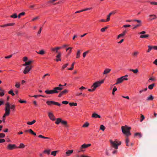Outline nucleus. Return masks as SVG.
Wrapping results in <instances>:
<instances>
[{"label": "nucleus", "instance_id": "nucleus-1", "mask_svg": "<svg viewBox=\"0 0 157 157\" xmlns=\"http://www.w3.org/2000/svg\"><path fill=\"white\" fill-rule=\"evenodd\" d=\"M121 128L123 133L127 137H128L131 135L130 132V130L131 129V127L125 125L124 126H122Z\"/></svg>", "mask_w": 157, "mask_h": 157}, {"label": "nucleus", "instance_id": "nucleus-2", "mask_svg": "<svg viewBox=\"0 0 157 157\" xmlns=\"http://www.w3.org/2000/svg\"><path fill=\"white\" fill-rule=\"evenodd\" d=\"M63 89L62 87H55L52 90H47L45 91V92L48 94H57Z\"/></svg>", "mask_w": 157, "mask_h": 157}, {"label": "nucleus", "instance_id": "nucleus-3", "mask_svg": "<svg viewBox=\"0 0 157 157\" xmlns=\"http://www.w3.org/2000/svg\"><path fill=\"white\" fill-rule=\"evenodd\" d=\"M104 80H102L100 81H97L94 82L91 86V89H89L88 91L90 92H93L95 90L96 88L100 86L101 84L104 82Z\"/></svg>", "mask_w": 157, "mask_h": 157}, {"label": "nucleus", "instance_id": "nucleus-4", "mask_svg": "<svg viewBox=\"0 0 157 157\" xmlns=\"http://www.w3.org/2000/svg\"><path fill=\"white\" fill-rule=\"evenodd\" d=\"M110 142L111 146L115 149H117L118 148V146L121 144V141H118L117 140L113 141L112 140H110Z\"/></svg>", "mask_w": 157, "mask_h": 157}, {"label": "nucleus", "instance_id": "nucleus-5", "mask_svg": "<svg viewBox=\"0 0 157 157\" xmlns=\"http://www.w3.org/2000/svg\"><path fill=\"white\" fill-rule=\"evenodd\" d=\"M128 76V75H126L124 76H123L121 78H118L117 79L116 83L115 84L117 85L121 83L124 80H128V78H127Z\"/></svg>", "mask_w": 157, "mask_h": 157}, {"label": "nucleus", "instance_id": "nucleus-6", "mask_svg": "<svg viewBox=\"0 0 157 157\" xmlns=\"http://www.w3.org/2000/svg\"><path fill=\"white\" fill-rule=\"evenodd\" d=\"M10 105L9 103V102H7L5 104V113L4 114L7 116L10 114Z\"/></svg>", "mask_w": 157, "mask_h": 157}, {"label": "nucleus", "instance_id": "nucleus-7", "mask_svg": "<svg viewBox=\"0 0 157 157\" xmlns=\"http://www.w3.org/2000/svg\"><path fill=\"white\" fill-rule=\"evenodd\" d=\"M46 103L49 106L55 105L60 106L61 105V104L59 103L52 101H46Z\"/></svg>", "mask_w": 157, "mask_h": 157}, {"label": "nucleus", "instance_id": "nucleus-8", "mask_svg": "<svg viewBox=\"0 0 157 157\" xmlns=\"http://www.w3.org/2000/svg\"><path fill=\"white\" fill-rule=\"evenodd\" d=\"M32 68V66H28L25 68L23 73L24 74H28Z\"/></svg>", "mask_w": 157, "mask_h": 157}, {"label": "nucleus", "instance_id": "nucleus-9", "mask_svg": "<svg viewBox=\"0 0 157 157\" xmlns=\"http://www.w3.org/2000/svg\"><path fill=\"white\" fill-rule=\"evenodd\" d=\"M17 148V147L15 144H9L7 147V149L9 150H12Z\"/></svg>", "mask_w": 157, "mask_h": 157}, {"label": "nucleus", "instance_id": "nucleus-10", "mask_svg": "<svg viewBox=\"0 0 157 157\" xmlns=\"http://www.w3.org/2000/svg\"><path fill=\"white\" fill-rule=\"evenodd\" d=\"M133 21H136L138 23V24L135 25L134 26V27L133 28V29H135L136 28H137L138 27H140L141 26L142 24H141V21L140 20H136V19H134L133 20Z\"/></svg>", "mask_w": 157, "mask_h": 157}, {"label": "nucleus", "instance_id": "nucleus-11", "mask_svg": "<svg viewBox=\"0 0 157 157\" xmlns=\"http://www.w3.org/2000/svg\"><path fill=\"white\" fill-rule=\"evenodd\" d=\"M49 119L53 121L56 120V118L53 113L52 112H49L48 113Z\"/></svg>", "mask_w": 157, "mask_h": 157}, {"label": "nucleus", "instance_id": "nucleus-12", "mask_svg": "<svg viewBox=\"0 0 157 157\" xmlns=\"http://www.w3.org/2000/svg\"><path fill=\"white\" fill-rule=\"evenodd\" d=\"M61 48H62V47H56V48H51V50L52 52H55L58 53V52H58V50Z\"/></svg>", "mask_w": 157, "mask_h": 157}, {"label": "nucleus", "instance_id": "nucleus-13", "mask_svg": "<svg viewBox=\"0 0 157 157\" xmlns=\"http://www.w3.org/2000/svg\"><path fill=\"white\" fill-rule=\"evenodd\" d=\"M60 92L59 93V95L58 96V97H60L62 95H64L68 93V90H67L65 89L61 92L60 91Z\"/></svg>", "mask_w": 157, "mask_h": 157}, {"label": "nucleus", "instance_id": "nucleus-14", "mask_svg": "<svg viewBox=\"0 0 157 157\" xmlns=\"http://www.w3.org/2000/svg\"><path fill=\"white\" fill-rule=\"evenodd\" d=\"M91 144H84L82 145L81 147H80V149L81 151H82V149L83 148H86L87 147L90 146Z\"/></svg>", "mask_w": 157, "mask_h": 157}, {"label": "nucleus", "instance_id": "nucleus-15", "mask_svg": "<svg viewBox=\"0 0 157 157\" xmlns=\"http://www.w3.org/2000/svg\"><path fill=\"white\" fill-rule=\"evenodd\" d=\"M61 56V53L60 52H58L57 55L56 56V61L57 62H58L59 61H61V59L60 58Z\"/></svg>", "mask_w": 157, "mask_h": 157}, {"label": "nucleus", "instance_id": "nucleus-16", "mask_svg": "<svg viewBox=\"0 0 157 157\" xmlns=\"http://www.w3.org/2000/svg\"><path fill=\"white\" fill-rule=\"evenodd\" d=\"M14 23H10L7 24H6L3 25H0V27H5L8 26H12L14 25Z\"/></svg>", "mask_w": 157, "mask_h": 157}, {"label": "nucleus", "instance_id": "nucleus-17", "mask_svg": "<svg viewBox=\"0 0 157 157\" xmlns=\"http://www.w3.org/2000/svg\"><path fill=\"white\" fill-rule=\"evenodd\" d=\"M115 13L114 12H112L111 13H110L107 16V18L106 20V22H108L110 20V17L111 15L113 14H115Z\"/></svg>", "mask_w": 157, "mask_h": 157}, {"label": "nucleus", "instance_id": "nucleus-18", "mask_svg": "<svg viewBox=\"0 0 157 157\" xmlns=\"http://www.w3.org/2000/svg\"><path fill=\"white\" fill-rule=\"evenodd\" d=\"M149 17H151L149 18V20L150 21H152L157 18V16L155 14L150 15H149Z\"/></svg>", "mask_w": 157, "mask_h": 157}, {"label": "nucleus", "instance_id": "nucleus-19", "mask_svg": "<svg viewBox=\"0 0 157 157\" xmlns=\"http://www.w3.org/2000/svg\"><path fill=\"white\" fill-rule=\"evenodd\" d=\"M61 123L63 125L64 127H68L67 122L66 121L63 120H62Z\"/></svg>", "mask_w": 157, "mask_h": 157}, {"label": "nucleus", "instance_id": "nucleus-20", "mask_svg": "<svg viewBox=\"0 0 157 157\" xmlns=\"http://www.w3.org/2000/svg\"><path fill=\"white\" fill-rule=\"evenodd\" d=\"M139 54V52L138 51H135L132 53V56L133 57L136 58L137 57L138 55Z\"/></svg>", "mask_w": 157, "mask_h": 157}, {"label": "nucleus", "instance_id": "nucleus-21", "mask_svg": "<svg viewBox=\"0 0 157 157\" xmlns=\"http://www.w3.org/2000/svg\"><path fill=\"white\" fill-rule=\"evenodd\" d=\"M127 33V31L126 30H125L122 33L119 35L117 37V39H119V38L122 37L124 36L125 34Z\"/></svg>", "mask_w": 157, "mask_h": 157}, {"label": "nucleus", "instance_id": "nucleus-22", "mask_svg": "<svg viewBox=\"0 0 157 157\" xmlns=\"http://www.w3.org/2000/svg\"><path fill=\"white\" fill-rule=\"evenodd\" d=\"M92 117L95 118H100L101 116L95 113H94L92 114Z\"/></svg>", "mask_w": 157, "mask_h": 157}, {"label": "nucleus", "instance_id": "nucleus-23", "mask_svg": "<svg viewBox=\"0 0 157 157\" xmlns=\"http://www.w3.org/2000/svg\"><path fill=\"white\" fill-rule=\"evenodd\" d=\"M73 152V150H69L66 152V155L67 156H69Z\"/></svg>", "mask_w": 157, "mask_h": 157}, {"label": "nucleus", "instance_id": "nucleus-24", "mask_svg": "<svg viewBox=\"0 0 157 157\" xmlns=\"http://www.w3.org/2000/svg\"><path fill=\"white\" fill-rule=\"evenodd\" d=\"M111 71V70L109 68H106L105 69L103 73V75H105L109 73Z\"/></svg>", "mask_w": 157, "mask_h": 157}, {"label": "nucleus", "instance_id": "nucleus-25", "mask_svg": "<svg viewBox=\"0 0 157 157\" xmlns=\"http://www.w3.org/2000/svg\"><path fill=\"white\" fill-rule=\"evenodd\" d=\"M81 51L80 50H78L77 51V52L76 54V58L78 59L80 56V54H81Z\"/></svg>", "mask_w": 157, "mask_h": 157}, {"label": "nucleus", "instance_id": "nucleus-26", "mask_svg": "<svg viewBox=\"0 0 157 157\" xmlns=\"http://www.w3.org/2000/svg\"><path fill=\"white\" fill-rule=\"evenodd\" d=\"M33 62V61L32 60H29L28 62H26L23 65L24 66H30V64Z\"/></svg>", "mask_w": 157, "mask_h": 157}, {"label": "nucleus", "instance_id": "nucleus-27", "mask_svg": "<svg viewBox=\"0 0 157 157\" xmlns=\"http://www.w3.org/2000/svg\"><path fill=\"white\" fill-rule=\"evenodd\" d=\"M56 121L55 122V124H59L60 123H61L62 121V119L61 118H57L56 119Z\"/></svg>", "mask_w": 157, "mask_h": 157}, {"label": "nucleus", "instance_id": "nucleus-28", "mask_svg": "<svg viewBox=\"0 0 157 157\" xmlns=\"http://www.w3.org/2000/svg\"><path fill=\"white\" fill-rule=\"evenodd\" d=\"M50 151L51 150L50 149L46 150L43 151V153L46 154H47L48 155H49L50 154Z\"/></svg>", "mask_w": 157, "mask_h": 157}, {"label": "nucleus", "instance_id": "nucleus-29", "mask_svg": "<svg viewBox=\"0 0 157 157\" xmlns=\"http://www.w3.org/2000/svg\"><path fill=\"white\" fill-rule=\"evenodd\" d=\"M134 136L135 137L138 136L139 138H140L142 137V135L140 132H137L135 133Z\"/></svg>", "mask_w": 157, "mask_h": 157}, {"label": "nucleus", "instance_id": "nucleus-30", "mask_svg": "<svg viewBox=\"0 0 157 157\" xmlns=\"http://www.w3.org/2000/svg\"><path fill=\"white\" fill-rule=\"evenodd\" d=\"M129 142V140L128 137H127L125 139V143L126 145L127 146H129L130 145L128 143Z\"/></svg>", "mask_w": 157, "mask_h": 157}, {"label": "nucleus", "instance_id": "nucleus-31", "mask_svg": "<svg viewBox=\"0 0 157 157\" xmlns=\"http://www.w3.org/2000/svg\"><path fill=\"white\" fill-rule=\"evenodd\" d=\"M149 37V35L148 34H144L141 35L140 36V38H146Z\"/></svg>", "mask_w": 157, "mask_h": 157}, {"label": "nucleus", "instance_id": "nucleus-32", "mask_svg": "<svg viewBox=\"0 0 157 157\" xmlns=\"http://www.w3.org/2000/svg\"><path fill=\"white\" fill-rule=\"evenodd\" d=\"M12 110L13 111H15V106L14 105H10V109Z\"/></svg>", "mask_w": 157, "mask_h": 157}, {"label": "nucleus", "instance_id": "nucleus-33", "mask_svg": "<svg viewBox=\"0 0 157 157\" xmlns=\"http://www.w3.org/2000/svg\"><path fill=\"white\" fill-rule=\"evenodd\" d=\"M154 99V97L152 95H151L149 96V97H148L147 99V100L149 101V100H152Z\"/></svg>", "mask_w": 157, "mask_h": 157}, {"label": "nucleus", "instance_id": "nucleus-34", "mask_svg": "<svg viewBox=\"0 0 157 157\" xmlns=\"http://www.w3.org/2000/svg\"><path fill=\"white\" fill-rule=\"evenodd\" d=\"M69 64L68 63H67L63 65L61 69L62 71L63 70L67 67L68 65Z\"/></svg>", "mask_w": 157, "mask_h": 157}, {"label": "nucleus", "instance_id": "nucleus-35", "mask_svg": "<svg viewBox=\"0 0 157 157\" xmlns=\"http://www.w3.org/2000/svg\"><path fill=\"white\" fill-rule=\"evenodd\" d=\"M129 71H132L134 73L136 74L138 72V70L137 69H130Z\"/></svg>", "mask_w": 157, "mask_h": 157}, {"label": "nucleus", "instance_id": "nucleus-36", "mask_svg": "<svg viewBox=\"0 0 157 157\" xmlns=\"http://www.w3.org/2000/svg\"><path fill=\"white\" fill-rule=\"evenodd\" d=\"M155 86V84L153 83L151 84L148 87V88L149 90H152L153 89V87Z\"/></svg>", "mask_w": 157, "mask_h": 157}, {"label": "nucleus", "instance_id": "nucleus-37", "mask_svg": "<svg viewBox=\"0 0 157 157\" xmlns=\"http://www.w3.org/2000/svg\"><path fill=\"white\" fill-rule=\"evenodd\" d=\"M69 105L71 106H76L77 104V103L70 102L69 103Z\"/></svg>", "mask_w": 157, "mask_h": 157}, {"label": "nucleus", "instance_id": "nucleus-38", "mask_svg": "<svg viewBox=\"0 0 157 157\" xmlns=\"http://www.w3.org/2000/svg\"><path fill=\"white\" fill-rule=\"evenodd\" d=\"M36 122V120H34L31 122H28L27 124L28 125H32Z\"/></svg>", "mask_w": 157, "mask_h": 157}, {"label": "nucleus", "instance_id": "nucleus-39", "mask_svg": "<svg viewBox=\"0 0 157 157\" xmlns=\"http://www.w3.org/2000/svg\"><path fill=\"white\" fill-rule=\"evenodd\" d=\"M38 137L39 138H43L44 139H51V138H50L49 137H45V136H42L41 135H40L39 136H38Z\"/></svg>", "mask_w": 157, "mask_h": 157}, {"label": "nucleus", "instance_id": "nucleus-40", "mask_svg": "<svg viewBox=\"0 0 157 157\" xmlns=\"http://www.w3.org/2000/svg\"><path fill=\"white\" fill-rule=\"evenodd\" d=\"M18 17L16 13H14L13 15L10 16V17L13 18H16Z\"/></svg>", "mask_w": 157, "mask_h": 157}, {"label": "nucleus", "instance_id": "nucleus-41", "mask_svg": "<svg viewBox=\"0 0 157 157\" xmlns=\"http://www.w3.org/2000/svg\"><path fill=\"white\" fill-rule=\"evenodd\" d=\"M89 124L88 122L85 123L82 125V127H87L89 126Z\"/></svg>", "mask_w": 157, "mask_h": 157}, {"label": "nucleus", "instance_id": "nucleus-42", "mask_svg": "<svg viewBox=\"0 0 157 157\" xmlns=\"http://www.w3.org/2000/svg\"><path fill=\"white\" fill-rule=\"evenodd\" d=\"M58 151H52L51 153V155H53L54 156H55L56 155V153L58 152Z\"/></svg>", "mask_w": 157, "mask_h": 157}, {"label": "nucleus", "instance_id": "nucleus-43", "mask_svg": "<svg viewBox=\"0 0 157 157\" xmlns=\"http://www.w3.org/2000/svg\"><path fill=\"white\" fill-rule=\"evenodd\" d=\"M25 147V146L24 144L22 143H21L19 145V146L18 147H17V148H23Z\"/></svg>", "mask_w": 157, "mask_h": 157}, {"label": "nucleus", "instance_id": "nucleus-44", "mask_svg": "<svg viewBox=\"0 0 157 157\" xmlns=\"http://www.w3.org/2000/svg\"><path fill=\"white\" fill-rule=\"evenodd\" d=\"M38 54L43 55L44 54L45 52L43 50H41L39 52H37Z\"/></svg>", "mask_w": 157, "mask_h": 157}, {"label": "nucleus", "instance_id": "nucleus-45", "mask_svg": "<svg viewBox=\"0 0 157 157\" xmlns=\"http://www.w3.org/2000/svg\"><path fill=\"white\" fill-rule=\"evenodd\" d=\"M25 13L24 12L18 14V17L19 18L21 16L25 15Z\"/></svg>", "mask_w": 157, "mask_h": 157}, {"label": "nucleus", "instance_id": "nucleus-46", "mask_svg": "<svg viewBox=\"0 0 157 157\" xmlns=\"http://www.w3.org/2000/svg\"><path fill=\"white\" fill-rule=\"evenodd\" d=\"M8 93L10 94H11L12 96H14L15 95V94L13 92V90H10L8 92Z\"/></svg>", "mask_w": 157, "mask_h": 157}, {"label": "nucleus", "instance_id": "nucleus-47", "mask_svg": "<svg viewBox=\"0 0 157 157\" xmlns=\"http://www.w3.org/2000/svg\"><path fill=\"white\" fill-rule=\"evenodd\" d=\"M108 27L107 26L101 29V31L102 32H104L105 31V30L107 29Z\"/></svg>", "mask_w": 157, "mask_h": 157}, {"label": "nucleus", "instance_id": "nucleus-48", "mask_svg": "<svg viewBox=\"0 0 157 157\" xmlns=\"http://www.w3.org/2000/svg\"><path fill=\"white\" fill-rule=\"evenodd\" d=\"M148 49L147 52H149L151 50V49L153 48L152 46H150V45H149V46H148Z\"/></svg>", "mask_w": 157, "mask_h": 157}, {"label": "nucleus", "instance_id": "nucleus-49", "mask_svg": "<svg viewBox=\"0 0 157 157\" xmlns=\"http://www.w3.org/2000/svg\"><path fill=\"white\" fill-rule=\"evenodd\" d=\"M20 83L18 82H16L15 85V86L17 88H19L20 87Z\"/></svg>", "mask_w": 157, "mask_h": 157}, {"label": "nucleus", "instance_id": "nucleus-50", "mask_svg": "<svg viewBox=\"0 0 157 157\" xmlns=\"http://www.w3.org/2000/svg\"><path fill=\"white\" fill-rule=\"evenodd\" d=\"M2 92H0V96H3L5 95L4 91L2 89V90H1Z\"/></svg>", "mask_w": 157, "mask_h": 157}, {"label": "nucleus", "instance_id": "nucleus-51", "mask_svg": "<svg viewBox=\"0 0 157 157\" xmlns=\"http://www.w3.org/2000/svg\"><path fill=\"white\" fill-rule=\"evenodd\" d=\"M6 116H7L5 114H4V115L3 116L2 118V120H3V123H5V122L6 117Z\"/></svg>", "mask_w": 157, "mask_h": 157}, {"label": "nucleus", "instance_id": "nucleus-52", "mask_svg": "<svg viewBox=\"0 0 157 157\" xmlns=\"http://www.w3.org/2000/svg\"><path fill=\"white\" fill-rule=\"evenodd\" d=\"M89 51H87L84 52L83 53V55H82V56H83V58L85 57L86 54H88L89 53Z\"/></svg>", "mask_w": 157, "mask_h": 157}, {"label": "nucleus", "instance_id": "nucleus-53", "mask_svg": "<svg viewBox=\"0 0 157 157\" xmlns=\"http://www.w3.org/2000/svg\"><path fill=\"white\" fill-rule=\"evenodd\" d=\"M105 127L103 125H101L100 126V129L102 130L103 131H104L105 129Z\"/></svg>", "mask_w": 157, "mask_h": 157}, {"label": "nucleus", "instance_id": "nucleus-54", "mask_svg": "<svg viewBox=\"0 0 157 157\" xmlns=\"http://www.w3.org/2000/svg\"><path fill=\"white\" fill-rule=\"evenodd\" d=\"M32 97H34L35 98H37L38 97H44V96L42 95H34L32 96Z\"/></svg>", "mask_w": 157, "mask_h": 157}, {"label": "nucleus", "instance_id": "nucleus-55", "mask_svg": "<svg viewBox=\"0 0 157 157\" xmlns=\"http://www.w3.org/2000/svg\"><path fill=\"white\" fill-rule=\"evenodd\" d=\"M150 3L151 5H157V2H151Z\"/></svg>", "mask_w": 157, "mask_h": 157}, {"label": "nucleus", "instance_id": "nucleus-56", "mask_svg": "<svg viewBox=\"0 0 157 157\" xmlns=\"http://www.w3.org/2000/svg\"><path fill=\"white\" fill-rule=\"evenodd\" d=\"M19 102H20L21 103H26L27 102V101H26L21 100H19Z\"/></svg>", "mask_w": 157, "mask_h": 157}, {"label": "nucleus", "instance_id": "nucleus-57", "mask_svg": "<svg viewBox=\"0 0 157 157\" xmlns=\"http://www.w3.org/2000/svg\"><path fill=\"white\" fill-rule=\"evenodd\" d=\"M42 27H40L39 30L38 31L37 33V35L40 34L42 29Z\"/></svg>", "mask_w": 157, "mask_h": 157}, {"label": "nucleus", "instance_id": "nucleus-58", "mask_svg": "<svg viewBox=\"0 0 157 157\" xmlns=\"http://www.w3.org/2000/svg\"><path fill=\"white\" fill-rule=\"evenodd\" d=\"M5 135L3 133H0V137L4 138L5 137Z\"/></svg>", "mask_w": 157, "mask_h": 157}, {"label": "nucleus", "instance_id": "nucleus-59", "mask_svg": "<svg viewBox=\"0 0 157 157\" xmlns=\"http://www.w3.org/2000/svg\"><path fill=\"white\" fill-rule=\"evenodd\" d=\"M82 94V95L83 96H84V94H82V93H77L76 94V96H80Z\"/></svg>", "mask_w": 157, "mask_h": 157}, {"label": "nucleus", "instance_id": "nucleus-60", "mask_svg": "<svg viewBox=\"0 0 157 157\" xmlns=\"http://www.w3.org/2000/svg\"><path fill=\"white\" fill-rule=\"evenodd\" d=\"M141 118L140 121L142 122L144 119V117L143 115H141Z\"/></svg>", "mask_w": 157, "mask_h": 157}, {"label": "nucleus", "instance_id": "nucleus-61", "mask_svg": "<svg viewBox=\"0 0 157 157\" xmlns=\"http://www.w3.org/2000/svg\"><path fill=\"white\" fill-rule=\"evenodd\" d=\"M50 74H48V73H47L45 75H43L42 77V79H44V78H45V77L47 76H50Z\"/></svg>", "mask_w": 157, "mask_h": 157}, {"label": "nucleus", "instance_id": "nucleus-62", "mask_svg": "<svg viewBox=\"0 0 157 157\" xmlns=\"http://www.w3.org/2000/svg\"><path fill=\"white\" fill-rule=\"evenodd\" d=\"M69 103L68 101H63L62 102V103L63 104L67 105Z\"/></svg>", "mask_w": 157, "mask_h": 157}, {"label": "nucleus", "instance_id": "nucleus-63", "mask_svg": "<svg viewBox=\"0 0 157 157\" xmlns=\"http://www.w3.org/2000/svg\"><path fill=\"white\" fill-rule=\"evenodd\" d=\"M146 32L145 31H142L139 33V34H140V35H143L146 33Z\"/></svg>", "mask_w": 157, "mask_h": 157}, {"label": "nucleus", "instance_id": "nucleus-64", "mask_svg": "<svg viewBox=\"0 0 157 157\" xmlns=\"http://www.w3.org/2000/svg\"><path fill=\"white\" fill-rule=\"evenodd\" d=\"M153 63L157 66V59H156L153 62Z\"/></svg>", "mask_w": 157, "mask_h": 157}]
</instances>
